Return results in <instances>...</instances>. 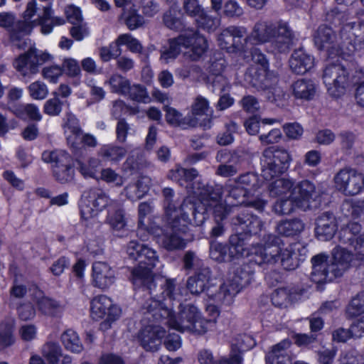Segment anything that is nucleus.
<instances>
[{
	"mask_svg": "<svg viewBox=\"0 0 364 364\" xmlns=\"http://www.w3.org/2000/svg\"><path fill=\"white\" fill-rule=\"evenodd\" d=\"M243 27L231 26L225 28L218 38L220 48L228 53L246 52L248 44L261 45L268 43L267 51L274 55L287 54L291 50L296 39L294 31L288 22L259 21L251 34L246 36Z\"/></svg>",
	"mask_w": 364,
	"mask_h": 364,
	"instance_id": "f257e3e1",
	"label": "nucleus"
},
{
	"mask_svg": "<svg viewBox=\"0 0 364 364\" xmlns=\"http://www.w3.org/2000/svg\"><path fill=\"white\" fill-rule=\"evenodd\" d=\"M231 225L235 233L229 237V244L217 240L209 242V257L218 263L231 262L235 258L248 255L250 246L248 240L262 230L263 223L252 212L242 210L232 218Z\"/></svg>",
	"mask_w": 364,
	"mask_h": 364,
	"instance_id": "f03ea898",
	"label": "nucleus"
},
{
	"mask_svg": "<svg viewBox=\"0 0 364 364\" xmlns=\"http://www.w3.org/2000/svg\"><path fill=\"white\" fill-rule=\"evenodd\" d=\"M341 42L336 43V35L326 24L318 26L314 37L315 46L320 51H326L328 58L350 57L364 50V26L356 22L344 24L339 31Z\"/></svg>",
	"mask_w": 364,
	"mask_h": 364,
	"instance_id": "7ed1b4c3",
	"label": "nucleus"
},
{
	"mask_svg": "<svg viewBox=\"0 0 364 364\" xmlns=\"http://www.w3.org/2000/svg\"><path fill=\"white\" fill-rule=\"evenodd\" d=\"M262 241L263 245L254 248L259 253V263H279L284 269L289 271L296 269L306 258V245L292 243L284 248L281 237L274 234L264 235Z\"/></svg>",
	"mask_w": 364,
	"mask_h": 364,
	"instance_id": "20e7f679",
	"label": "nucleus"
},
{
	"mask_svg": "<svg viewBox=\"0 0 364 364\" xmlns=\"http://www.w3.org/2000/svg\"><path fill=\"white\" fill-rule=\"evenodd\" d=\"M322 78L328 94L336 99L342 97L348 87L357 86L355 97L358 105L364 107V68L350 77V71L337 60L326 65Z\"/></svg>",
	"mask_w": 364,
	"mask_h": 364,
	"instance_id": "39448f33",
	"label": "nucleus"
},
{
	"mask_svg": "<svg viewBox=\"0 0 364 364\" xmlns=\"http://www.w3.org/2000/svg\"><path fill=\"white\" fill-rule=\"evenodd\" d=\"M142 309H145L146 313L151 314L155 320L162 321L164 319H167L169 326L176 330L182 328L189 329L198 316H200V311L193 304L183 305L180 303L179 311L176 316L173 306H168V304L154 299H146Z\"/></svg>",
	"mask_w": 364,
	"mask_h": 364,
	"instance_id": "423d86ee",
	"label": "nucleus"
},
{
	"mask_svg": "<svg viewBox=\"0 0 364 364\" xmlns=\"http://www.w3.org/2000/svg\"><path fill=\"white\" fill-rule=\"evenodd\" d=\"M259 245H263V243H257L248 247V251H250L249 255H244L243 257L247 258V262L236 267L228 281V284L224 283L220 286L218 293L219 296L223 294V299L227 301L228 304L232 303L233 298L243 289L251 284L255 272L254 265L262 266L265 264H269L259 263L257 262L259 253L256 252L254 248Z\"/></svg>",
	"mask_w": 364,
	"mask_h": 364,
	"instance_id": "0eeeda50",
	"label": "nucleus"
},
{
	"mask_svg": "<svg viewBox=\"0 0 364 364\" xmlns=\"http://www.w3.org/2000/svg\"><path fill=\"white\" fill-rule=\"evenodd\" d=\"M182 47L190 48L191 59L197 61L206 53L208 43L206 38L198 31L185 30L177 37L168 39V47L161 52V58L167 62L176 59L180 55Z\"/></svg>",
	"mask_w": 364,
	"mask_h": 364,
	"instance_id": "6e6552de",
	"label": "nucleus"
},
{
	"mask_svg": "<svg viewBox=\"0 0 364 364\" xmlns=\"http://www.w3.org/2000/svg\"><path fill=\"white\" fill-rule=\"evenodd\" d=\"M42 160L52 164V174L60 184H71L75 181V158L65 150L44 151Z\"/></svg>",
	"mask_w": 364,
	"mask_h": 364,
	"instance_id": "1a4fd4ad",
	"label": "nucleus"
},
{
	"mask_svg": "<svg viewBox=\"0 0 364 364\" xmlns=\"http://www.w3.org/2000/svg\"><path fill=\"white\" fill-rule=\"evenodd\" d=\"M291 161L289 152L279 146L266 148L262 154L260 164L261 176L264 181H271L282 176L289 169Z\"/></svg>",
	"mask_w": 364,
	"mask_h": 364,
	"instance_id": "9d476101",
	"label": "nucleus"
},
{
	"mask_svg": "<svg viewBox=\"0 0 364 364\" xmlns=\"http://www.w3.org/2000/svg\"><path fill=\"white\" fill-rule=\"evenodd\" d=\"M194 194L197 195L202 203H206L208 205H212L210 210L215 222H223L227 218L230 212V208L222 203L223 195V187L217 184L214 181L206 183V184L199 183L194 191Z\"/></svg>",
	"mask_w": 364,
	"mask_h": 364,
	"instance_id": "9b49d317",
	"label": "nucleus"
},
{
	"mask_svg": "<svg viewBox=\"0 0 364 364\" xmlns=\"http://www.w3.org/2000/svg\"><path fill=\"white\" fill-rule=\"evenodd\" d=\"M52 60L53 56L50 53L31 47L14 60L13 66L24 78H31L39 72V65Z\"/></svg>",
	"mask_w": 364,
	"mask_h": 364,
	"instance_id": "f8f14e48",
	"label": "nucleus"
},
{
	"mask_svg": "<svg viewBox=\"0 0 364 364\" xmlns=\"http://www.w3.org/2000/svg\"><path fill=\"white\" fill-rule=\"evenodd\" d=\"M122 309L106 295H99L90 301V315L93 320L105 319L100 324L101 328L108 329L120 317Z\"/></svg>",
	"mask_w": 364,
	"mask_h": 364,
	"instance_id": "ddd939ff",
	"label": "nucleus"
},
{
	"mask_svg": "<svg viewBox=\"0 0 364 364\" xmlns=\"http://www.w3.org/2000/svg\"><path fill=\"white\" fill-rule=\"evenodd\" d=\"M109 198L100 188H91L84 193V198L79 204L80 219L88 221L109 206Z\"/></svg>",
	"mask_w": 364,
	"mask_h": 364,
	"instance_id": "4468645a",
	"label": "nucleus"
},
{
	"mask_svg": "<svg viewBox=\"0 0 364 364\" xmlns=\"http://www.w3.org/2000/svg\"><path fill=\"white\" fill-rule=\"evenodd\" d=\"M164 199V220H171L172 228L182 232L186 231L188 224V213L185 211V206H188L184 200L179 207L173 201L174 191L171 188H164L162 191Z\"/></svg>",
	"mask_w": 364,
	"mask_h": 364,
	"instance_id": "2eb2a0df",
	"label": "nucleus"
},
{
	"mask_svg": "<svg viewBox=\"0 0 364 364\" xmlns=\"http://www.w3.org/2000/svg\"><path fill=\"white\" fill-rule=\"evenodd\" d=\"M336 188L346 196H355L364 188V175L353 168H343L334 177Z\"/></svg>",
	"mask_w": 364,
	"mask_h": 364,
	"instance_id": "dca6fc26",
	"label": "nucleus"
},
{
	"mask_svg": "<svg viewBox=\"0 0 364 364\" xmlns=\"http://www.w3.org/2000/svg\"><path fill=\"white\" fill-rule=\"evenodd\" d=\"M185 12L196 21L198 28L208 33L214 32L220 25V18L209 14L199 4L198 0H186L183 4Z\"/></svg>",
	"mask_w": 364,
	"mask_h": 364,
	"instance_id": "f3484780",
	"label": "nucleus"
},
{
	"mask_svg": "<svg viewBox=\"0 0 364 364\" xmlns=\"http://www.w3.org/2000/svg\"><path fill=\"white\" fill-rule=\"evenodd\" d=\"M311 262L312 264L311 281L316 284L318 289L323 290L326 283L331 282L334 279V277L331 274V264L328 263V257L321 253L314 256Z\"/></svg>",
	"mask_w": 364,
	"mask_h": 364,
	"instance_id": "a211bd4d",
	"label": "nucleus"
},
{
	"mask_svg": "<svg viewBox=\"0 0 364 364\" xmlns=\"http://www.w3.org/2000/svg\"><path fill=\"white\" fill-rule=\"evenodd\" d=\"M127 252L129 259L137 262L139 264L151 268H154L159 261V257L154 250L136 240H131L128 243Z\"/></svg>",
	"mask_w": 364,
	"mask_h": 364,
	"instance_id": "6ab92c4d",
	"label": "nucleus"
},
{
	"mask_svg": "<svg viewBox=\"0 0 364 364\" xmlns=\"http://www.w3.org/2000/svg\"><path fill=\"white\" fill-rule=\"evenodd\" d=\"M277 75L269 68H250L245 73V80L257 90H268L277 82Z\"/></svg>",
	"mask_w": 364,
	"mask_h": 364,
	"instance_id": "aec40b11",
	"label": "nucleus"
},
{
	"mask_svg": "<svg viewBox=\"0 0 364 364\" xmlns=\"http://www.w3.org/2000/svg\"><path fill=\"white\" fill-rule=\"evenodd\" d=\"M331 255V274L334 277V279L339 278L353 265L355 254L346 248L336 245L333 249Z\"/></svg>",
	"mask_w": 364,
	"mask_h": 364,
	"instance_id": "412c9836",
	"label": "nucleus"
},
{
	"mask_svg": "<svg viewBox=\"0 0 364 364\" xmlns=\"http://www.w3.org/2000/svg\"><path fill=\"white\" fill-rule=\"evenodd\" d=\"M165 334L166 331L159 326H147L139 331L138 338L146 351L156 352L159 350Z\"/></svg>",
	"mask_w": 364,
	"mask_h": 364,
	"instance_id": "4be33fe9",
	"label": "nucleus"
},
{
	"mask_svg": "<svg viewBox=\"0 0 364 364\" xmlns=\"http://www.w3.org/2000/svg\"><path fill=\"white\" fill-rule=\"evenodd\" d=\"M92 272L93 286L102 290L109 289L116 281L115 271L107 262H94Z\"/></svg>",
	"mask_w": 364,
	"mask_h": 364,
	"instance_id": "5701e85b",
	"label": "nucleus"
},
{
	"mask_svg": "<svg viewBox=\"0 0 364 364\" xmlns=\"http://www.w3.org/2000/svg\"><path fill=\"white\" fill-rule=\"evenodd\" d=\"M338 231V221L332 212H324L316 220L315 235L318 240L329 241Z\"/></svg>",
	"mask_w": 364,
	"mask_h": 364,
	"instance_id": "b1692460",
	"label": "nucleus"
},
{
	"mask_svg": "<svg viewBox=\"0 0 364 364\" xmlns=\"http://www.w3.org/2000/svg\"><path fill=\"white\" fill-rule=\"evenodd\" d=\"M291 196L294 197L299 208L309 207L311 202L316 196V186L309 180H302L293 188Z\"/></svg>",
	"mask_w": 364,
	"mask_h": 364,
	"instance_id": "393cba45",
	"label": "nucleus"
},
{
	"mask_svg": "<svg viewBox=\"0 0 364 364\" xmlns=\"http://www.w3.org/2000/svg\"><path fill=\"white\" fill-rule=\"evenodd\" d=\"M198 175V171L195 168H186L182 167L180 164H176L174 168L168 171V178L176 182L181 186H191L194 193V191H196V188L199 183L205 184L203 182L200 181L198 182L196 184L193 183V181L197 178Z\"/></svg>",
	"mask_w": 364,
	"mask_h": 364,
	"instance_id": "a878e982",
	"label": "nucleus"
},
{
	"mask_svg": "<svg viewBox=\"0 0 364 364\" xmlns=\"http://www.w3.org/2000/svg\"><path fill=\"white\" fill-rule=\"evenodd\" d=\"M212 272L209 267H201L190 277L186 283V289L192 294L198 295L208 290Z\"/></svg>",
	"mask_w": 364,
	"mask_h": 364,
	"instance_id": "bb28decb",
	"label": "nucleus"
},
{
	"mask_svg": "<svg viewBox=\"0 0 364 364\" xmlns=\"http://www.w3.org/2000/svg\"><path fill=\"white\" fill-rule=\"evenodd\" d=\"M314 66V58L303 48L293 51L289 59V67L293 73L304 75Z\"/></svg>",
	"mask_w": 364,
	"mask_h": 364,
	"instance_id": "cd10ccee",
	"label": "nucleus"
},
{
	"mask_svg": "<svg viewBox=\"0 0 364 364\" xmlns=\"http://www.w3.org/2000/svg\"><path fill=\"white\" fill-rule=\"evenodd\" d=\"M362 226L358 222H348L338 231V242L356 249L358 239L361 236Z\"/></svg>",
	"mask_w": 364,
	"mask_h": 364,
	"instance_id": "c85d7f7f",
	"label": "nucleus"
},
{
	"mask_svg": "<svg viewBox=\"0 0 364 364\" xmlns=\"http://www.w3.org/2000/svg\"><path fill=\"white\" fill-rule=\"evenodd\" d=\"M171 229L172 232L170 234H163L161 242L163 246L167 250H181L186 247L184 239L179 235V234H186L189 230V225L191 223V220L188 217L187 229L186 231L182 232L180 230H174L172 228L171 220H164Z\"/></svg>",
	"mask_w": 364,
	"mask_h": 364,
	"instance_id": "c756f323",
	"label": "nucleus"
},
{
	"mask_svg": "<svg viewBox=\"0 0 364 364\" xmlns=\"http://www.w3.org/2000/svg\"><path fill=\"white\" fill-rule=\"evenodd\" d=\"M151 212V205L147 202H142L139 203L138 207V229L137 235L139 236L141 240H145L146 235L143 237L141 235L142 231H146L149 235L159 236L163 233V230L159 225L147 226L144 223L146 216Z\"/></svg>",
	"mask_w": 364,
	"mask_h": 364,
	"instance_id": "7c9ffc66",
	"label": "nucleus"
},
{
	"mask_svg": "<svg viewBox=\"0 0 364 364\" xmlns=\"http://www.w3.org/2000/svg\"><path fill=\"white\" fill-rule=\"evenodd\" d=\"M181 286H177L176 279L174 278H166L163 284L161 285V293L160 298L161 299H156L157 301H160L166 304V301L168 300L169 304H171L173 306V302L178 300H181L183 296V293L181 292ZM151 299H154L151 297ZM150 299V298L149 299Z\"/></svg>",
	"mask_w": 364,
	"mask_h": 364,
	"instance_id": "2f4dec72",
	"label": "nucleus"
},
{
	"mask_svg": "<svg viewBox=\"0 0 364 364\" xmlns=\"http://www.w3.org/2000/svg\"><path fill=\"white\" fill-rule=\"evenodd\" d=\"M292 93L297 100L309 101L316 94V85L311 79H299L292 85Z\"/></svg>",
	"mask_w": 364,
	"mask_h": 364,
	"instance_id": "473e14b6",
	"label": "nucleus"
},
{
	"mask_svg": "<svg viewBox=\"0 0 364 364\" xmlns=\"http://www.w3.org/2000/svg\"><path fill=\"white\" fill-rule=\"evenodd\" d=\"M364 334V316L351 326L350 328H338L332 333L333 341L337 343H346L350 338L360 337Z\"/></svg>",
	"mask_w": 364,
	"mask_h": 364,
	"instance_id": "72a5a7b5",
	"label": "nucleus"
},
{
	"mask_svg": "<svg viewBox=\"0 0 364 364\" xmlns=\"http://www.w3.org/2000/svg\"><path fill=\"white\" fill-rule=\"evenodd\" d=\"M304 224L299 218L281 220L276 227L279 235L286 237H294L299 235L304 230Z\"/></svg>",
	"mask_w": 364,
	"mask_h": 364,
	"instance_id": "f704fd0d",
	"label": "nucleus"
},
{
	"mask_svg": "<svg viewBox=\"0 0 364 364\" xmlns=\"http://www.w3.org/2000/svg\"><path fill=\"white\" fill-rule=\"evenodd\" d=\"M65 348L73 353H80L84 350L83 344L78 333L72 328L66 329L60 336Z\"/></svg>",
	"mask_w": 364,
	"mask_h": 364,
	"instance_id": "c9c22d12",
	"label": "nucleus"
},
{
	"mask_svg": "<svg viewBox=\"0 0 364 364\" xmlns=\"http://www.w3.org/2000/svg\"><path fill=\"white\" fill-rule=\"evenodd\" d=\"M268 185L269 195L273 197H280L283 194L291 193L295 186L292 180L282 178V176L270 181Z\"/></svg>",
	"mask_w": 364,
	"mask_h": 364,
	"instance_id": "e433bc0d",
	"label": "nucleus"
},
{
	"mask_svg": "<svg viewBox=\"0 0 364 364\" xmlns=\"http://www.w3.org/2000/svg\"><path fill=\"white\" fill-rule=\"evenodd\" d=\"M120 20L124 22L129 31H135L145 23L144 16L139 14L138 10L134 6L124 10L121 15Z\"/></svg>",
	"mask_w": 364,
	"mask_h": 364,
	"instance_id": "4c0bfd02",
	"label": "nucleus"
},
{
	"mask_svg": "<svg viewBox=\"0 0 364 364\" xmlns=\"http://www.w3.org/2000/svg\"><path fill=\"white\" fill-rule=\"evenodd\" d=\"M342 213L348 218L358 219L364 215V200H345L341 205Z\"/></svg>",
	"mask_w": 364,
	"mask_h": 364,
	"instance_id": "58836bf2",
	"label": "nucleus"
},
{
	"mask_svg": "<svg viewBox=\"0 0 364 364\" xmlns=\"http://www.w3.org/2000/svg\"><path fill=\"white\" fill-rule=\"evenodd\" d=\"M149 191V186L139 178L136 182L129 183L124 188L127 198L132 201L141 199Z\"/></svg>",
	"mask_w": 364,
	"mask_h": 364,
	"instance_id": "ea45409f",
	"label": "nucleus"
},
{
	"mask_svg": "<svg viewBox=\"0 0 364 364\" xmlns=\"http://www.w3.org/2000/svg\"><path fill=\"white\" fill-rule=\"evenodd\" d=\"M15 321L11 318H6L0 323V343L4 348L12 346L15 342L14 332Z\"/></svg>",
	"mask_w": 364,
	"mask_h": 364,
	"instance_id": "a19ab883",
	"label": "nucleus"
},
{
	"mask_svg": "<svg viewBox=\"0 0 364 364\" xmlns=\"http://www.w3.org/2000/svg\"><path fill=\"white\" fill-rule=\"evenodd\" d=\"M126 154L127 149L124 147L112 144L103 145L99 151L102 159L114 162L120 161Z\"/></svg>",
	"mask_w": 364,
	"mask_h": 364,
	"instance_id": "79ce46f5",
	"label": "nucleus"
},
{
	"mask_svg": "<svg viewBox=\"0 0 364 364\" xmlns=\"http://www.w3.org/2000/svg\"><path fill=\"white\" fill-rule=\"evenodd\" d=\"M188 206H185V210L188 208L193 216V225L195 226H201L209 217V207L205 204H197L191 201L186 202ZM188 215L189 213L185 210Z\"/></svg>",
	"mask_w": 364,
	"mask_h": 364,
	"instance_id": "37998d69",
	"label": "nucleus"
},
{
	"mask_svg": "<svg viewBox=\"0 0 364 364\" xmlns=\"http://www.w3.org/2000/svg\"><path fill=\"white\" fill-rule=\"evenodd\" d=\"M237 183L247 188V191L254 196L256 191L260 188L262 181L259 175L255 172H247L241 174L236 180Z\"/></svg>",
	"mask_w": 364,
	"mask_h": 364,
	"instance_id": "c03bdc74",
	"label": "nucleus"
},
{
	"mask_svg": "<svg viewBox=\"0 0 364 364\" xmlns=\"http://www.w3.org/2000/svg\"><path fill=\"white\" fill-rule=\"evenodd\" d=\"M296 208L294 198L291 196L287 197H279L272 205V211L279 215H289L294 212Z\"/></svg>",
	"mask_w": 364,
	"mask_h": 364,
	"instance_id": "a18cd8bd",
	"label": "nucleus"
},
{
	"mask_svg": "<svg viewBox=\"0 0 364 364\" xmlns=\"http://www.w3.org/2000/svg\"><path fill=\"white\" fill-rule=\"evenodd\" d=\"M37 306L39 311L46 316L55 318L60 313V304L53 299L43 296L37 301Z\"/></svg>",
	"mask_w": 364,
	"mask_h": 364,
	"instance_id": "49530a36",
	"label": "nucleus"
},
{
	"mask_svg": "<svg viewBox=\"0 0 364 364\" xmlns=\"http://www.w3.org/2000/svg\"><path fill=\"white\" fill-rule=\"evenodd\" d=\"M107 220L113 230H123L127 225L124 210L121 208L114 210H112L111 208H109L107 210Z\"/></svg>",
	"mask_w": 364,
	"mask_h": 364,
	"instance_id": "de8ad7c7",
	"label": "nucleus"
},
{
	"mask_svg": "<svg viewBox=\"0 0 364 364\" xmlns=\"http://www.w3.org/2000/svg\"><path fill=\"white\" fill-rule=\"evenodd\" d=\"M14 114L18 118L22 119L28 118L30 120L36 122H39L42 119V115L40 113L39 109L34 104L18 106L15 109Z\"/></svg>",
	"mask_w": 364,
	"mask_h": 364,
	"instance_id": "09e8293b",
	"label": "nucleus"
},
{
	"mask_svg": "<svg viewBox=\"0 0 364 364\" xmlns=\"http://www.w3.org/2000/svg\"><path fill=\"white\" fill-rule=\"evenodd\" d=\"M154 269L151 268V267L138 264L131 272L132 282L135 284L137 282H140L143 284L151 283L154 280L152 272Z\"/></svg>",
	"mask_w": 364,
	"mask_h": 364,
	"instance_id": "8fccbe9b",
	"label": "nucleus"
},
{
	"mask_svg": "<svg viewBox=\"0 0 364 364\" xmlns=\"http://www.w3.org/2000/svg\"><path fill=\"white\" fill-rule=\"evenodd\" d=\"M42 354L48 364H59L62 350L58 343L48 342L43 346Z\"/></svg>",
	"mask_w": 364,
	"mask_h": 364,
	"instance_id": "3c124183",
	"label": "nucleus"
},
{
	"mask_svg": "<svg viewBox=\"0 0 364 364\" xmlns=\"http://www.w3.org/2000/svg\"><path fill=\"white\" fill-rule=\"evenodd\" d=\"M364 313V292L353 297L346 307V314L350 318L357 317Z\"/></svg>",
	"mask_w": 364,
	"mask_h": 364,
	"instance_id": "603ef678",
	"label": "nucleus"
},
{
	"mask_svg": "<svg viewBox=\"0 0 364 364\" xmlns=\"http://www.w3.org/2000/svg\"><path fill=\"white\" fill-rule=\"evenodd\" d=\"M127 95L134 102L139 103H147L150 102V97L146 87L140 84L130 85L129 92H127Z\"/></svg>",
	"mask_w": 364,
	"mask_h": 364,
	"instance_id": "864d4df0",
	"label": "nucleus"
},
{
	"mask_svg": "<svg viewBox=\"0 0 364 364\" xmlns=\"http://www.w3.org/2000/svg\"><path fill=\"white\" fill-rule=\"evenodd\" d=\"M112 92L120 95H127L129 92L130 82L121 75H114L109 79Z\"/></svg>",
	"mask_w": 364,
	"mask_h": 364,
	"instance_id": "5fc2aeb1",
	"label": "nucleus"
},
{
	"mask_svg": "<svg viewBox=\"0 0 364 364\" xmlns=\"http://www.w3.org/2000/svg\"><path fill=\"white\" fill-rule=\"evenodd\" d=\"M54 97L48 100L43 106V112L49 116H58L63 109V102L58 97V92H53Z\"/></svg>",
	"mask_w": 364,
	"mask_h": 364,
	"instance_id": "6e6d98bb",
	"label": "nucleus"
},
{
	"mask_svg": "<svg viewBox=\"0 0 364 364\" xmlns=\"http://www.w3.org/2000/svg\"><path fill=\"white\" fill-rule=\"evenodd\" d=\"M291 345V341L289 338H285L272 347L270 354L276 364H285L284 361L285 356L283 355V352L288 349Z\"/></svg>",
	"mask_w": 364,
	"mask_h": 364,
	"instance_id": "4d7b16f0",
	"label": "nucleus"
},
{
	"mask_svg": "<svg viewBox=\"0 0 364 364\" xmlns=\"http://www.w3.org/2000/svg\"><path fill=\"white\" fill-rule=\"evenodd\" d=\"M100 179L116 187L122 186L124 183L123 177L111 168H102Z\"/></svg>",
	"mask_w": 364,
	"mask_h": 364,
	"instance_id": "13d9d810",
	"label": "nucleus"
},
{
	"mask_svg": "<svg viewBox=\"0 0 364 364\" xmlns=\"http://www.w3.org/2000/svg\"><path fill=\"white\" fill-rule=\"evenodd\" d=\"M228 196L236 200L238 203H245L246 200L252 196L247 191V188L237 183L235 180L234 184L229 188Z\"/></svg>",
	"mask_w": 364,
	"mask_h": 364,
	"instance_id": "bf43d9fd",
	"label": "nucleus"
},
{
	"mask_svg": "<svg viewBox=\"0 0 364 364\" xmlns=\"http://www.w3.org/2000/svg\"><path fill=\"white\" fill-rule=\"evenodd\" d=\"M210 107L208 100L202 95H198L191 105V112L193 117H202L207 114Z\"/></svg>",
	"mask_w": 364,
	"mask_h": 364,
	"instance_id": "052dcab7",
	"label": "nucleus"
},
{
	"mask_svg": "<svg viewBox=\"0 0 364 364\" xmlns=\"http://www.w3.org/2000/svg\"><path fill=\"white\" fill-rule=\"evenodd\" d=\"M19 320L28 321L33 319L36 315L35 306L31 302L21 303L16 308Z\"/></svg>",
	"mask_w": 364,
	"mask_h": 364,
	"instance_id": "680f3d73",
	"label": "nucleus"
},
{
	"mask_svg": "<svg viewBox=\"0 0 364 364\" xmlns=\"http://www.w3.org/2000/svg\"><path fill=\"white\" fill-rule=\"evenodd\" d=\"M28 91L31 97L36 100L45 99L48 93L46 85L40 81L31 83L28 87Z\"/></svg>",
	"mask_w": 364,
	"mask_h": 364,
	"instance_id": "e2e57ef3",
	"label": "nucleus"
},
{
	"mask_svg": "<svg viewBox=\"0 0 364 364\" xmlns=\"http://www.w3.org/2000/svg\"><path fill=\"white\" fill-rule=\"evenodd\" d=\"M64 73L63 68L60 65H52L46 66L42 70V75L45 80L50 83L55 84L58 82L59 77Z\"/></svg>",
	"mask_w": 364,
	"mask_h": 364,
	"instance_id": "0e129e2a",
	"label": "nucleus"
},
{
	"mask_svg": "<svg viewBox=\"0 0 364 364\" xmlns=\"http://www.w3.org/2000/svg\"><path fill=\"white\" fill-rule=\"evenodd\" d=\"M164 110L166 112V121L170 126L178 127L185 124L182 114L176 109L166 106Z\"/></svg>",
	"mask_w": 364,
	"mask_h": 364,
	"instance_id": "69168bd1",
	"label": "nucleus"
},
{
	"mask_svg": "<svg viewBox=\"0 0 364 364\" xmlns=\"http://www.w3.org/2000/svg\"><path fill=\"white\" fill-rule=\"evenodd\" d=\"M289 299V292L287 288H277L274 290L271 295L272 304L279 308L286 306V304Z\"/></svg>",
	"mask_w": 364,
	"mask_h": 364,
	"instance_id": "338daca9",
	"label": "nucleus"
},
{
	"mask_svg": "<svg viewBox=\"0 0 364 364\" xmlns=\"http://www.w3.org/2000/svg\"><path fill=\"white\" fill-rule=\"evenodd\" d=\"M70 265V259L68 257L62 255L59 257L49 267V272L55 277L61 276L66 269Z\"/></svg>",
	"mask_w": 364,
	"mask_h": 364,
	"instance_id": "774afa93",
	"label": "nucleus"
}]
</instances>
